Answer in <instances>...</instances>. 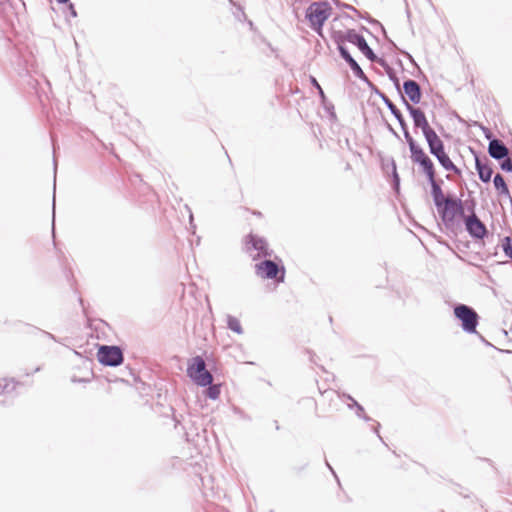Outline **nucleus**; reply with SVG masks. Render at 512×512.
Listing matches in <instances>:
<instances>
[{"instance_id":"nucleus-10","label":"nucleus","mask_w":512,"mask_h":512,"mask_svg":"<svg viewBox=\"0 0 512 512\" xmlns=\"http://www.w3.org/2000/svg\"><path fill=\"white\" fill-rule=\"evenodd\" d=\"M20 382L14 378H4L0 380V397L2 401L13 399L19 395Z\"/></svg>"},{"instance_id":"nucleus-15","label":"nucleus","mask_w":512,"mask_h":512,"mask_svg":"<svg viewBox=\"0 0 512 512\" xmlns=\"http://www.w3.org/2000/svg\"><path fill=\"white\" fill-rule=\"evenodd\" d=\"M432 187V196L434 203L439 209L444 205L446 202H448L452 197H447L444 195L441 187L437 184L436 179H433V181H429Z\"/></svg>"},{"instance_id":"nucleus-27","label":"nucleus","mask_w":512,"mask_h":512,"mask_svg":"<svg viewBox=\"0 0 512 512\" xmlns=\"http://www.w3.org/2000/svg\"><path fill=\"white\" fill-rule=\"evenodd\" d=\"M311 403L316 404V401L314 399H310Z\"/></svg>"},{"instance_id":"nucleus-18","label":"nucleus","mask_w":512,"mask_h":512,"mask_svg":"<svg viewBox=\"0 0 512 512\" xmlns=\"http://www.w3.org/2000/svg\"><path fill=\"white\" fill-rule=\"evenodd\" d=\"M502 249L508 258H512V240L509 237H505L501 241Z\"/></svg>"},{"instance_id":"nucleus-4","label":"nucleus","mask_w":512,"mask_h":512,"mask_svg":"<svg viewBox=\"0 0 512 512\" xmlns=\"http://www.w3.org/2000/svg\"><path fill=\"white\" fill-rule=\"evenodd\" d=\"M332 7L328 2H314L310 4L306 10V18L310 26L323 37L322 26L324 22L331 16Z\"/></svg>"},{"instance_id":"nucleus-9","label":"nucleus","mask_w":512,"mask_h":512,"mask_svg":"<svg viewBox=\"0 0 512 512\" xmlns=\"http://www.w3.org/2000/svg\"><path fill=\"white\" fill-rule=\"evenodd\" d=\"M97 359L105 366H118L123 362V353L117 346L102 345L98 349Z\"/></svg>"},{"instance_id":"nucleus-19","label":"nucleus","mask_w":512,"mask_h":512,"mask_svg":"<svg viewBox=\"0 0 512 512\" xmlns=\"http://www.w3.org/2000/svg\"><path fill=\"white\" fill-rule=\"evenodd\" d=\"M208 386L209 387L206 391L207 396L213 400L217 399L220 395V385H212V383H211Z\"/></svg>"},{"instance_id":"nucleus-25","label":"nucleus","mask_w":512,"mask_h":512,"mask_svg":"<svg viewBox=\"0 0 512 512\" xmlns=\"http://www.w3.org/2000/svg\"><path fill=\"white\" fill-rule=\"evenodd\" d=\"M391 109H392L393 114L401 121V114L394 108H391Z\"/></svg>"},{"instance_id":"nucleus-20","label":"nucleus","mask_w":512,"mask_h":512,"mask_svg":"<svg viewBox=\"0 0 512 512\" xmlns=\"http://www.w3.org/2000/svg\"><path fill=\"white\" fill-rule=\"evenodd\" d=\"M228 327L238 334L242 333V326L237 318L230 317L228 319Z\"/></svg>"},{"instance_id":"nucleus-11","label":"nucleus","mask_w":512,"mask_h":512,"mask_svg":"<svg viewBox=\"0 0 512 512\" xmlns=\"http://www.w3.org/2000/svg\"><path fill=\"white\" fill-rule=\"evenodd\" d=\"M245 249L247 252H251L252 250L257 251V254L253 256L254 258L267 256L269 254L266 241L253 234H249L245 238Z\"/></svg>"},{"instance_id":"nucleus-7","label":"nucleus","mask_w":512,"mask_h":512,"mask_svg":"<svg viewBox=\"0 0 512 512\" xmlns=\"http://www.w3.org/2000/svg\"><path fill=\"white\" fill-rule=\"evenodd\" d=\"M455 317L461 321L464 331L467 333H475L478 325V314L469 306L460 304L454 308Z\"/></svg>"},{"instance_id":"nucleus-17","label":"nucleus","mask_w":512,"mask_h":512,"mask_svg":"<svg viewBox=\"0 0 512 512\" xmlns=\"http://www.w3.org/2000/svg\"><path fill=\"white\" fill-rule=\"evenodd\" d=\"M493 182H494V186L500 196H510L508 186H507L504 178L500 174H497L494 177Z\"/></svg>"},{"instance_id":"nucleus-2","label":"nucleus","mask_w":512,"mask_h":512,"mask_svg":"<svg viewBox=\"0 0 512 512\" xmlns=\"http://www.w3.org/2000/svg\"><path fill=\"white\" fill-rule=\"evenodd\" d=\"M404 137L409 145L412 162L418 164L422 168V171L425 173L429 181H433V179L436 178V170L433 161L409 132L405 131Z\"/></svg>"},{"instance_id":"nucleus-5","label":"nucleus","mask_w":512,"mask_h":512,"mask_svg":"<svg viewBox=\"0 0 512 512\" xmlns=\"http://www.w3.org/2000/svg\"><path fill=\"white\" fill-rule=\"evenodd\" d=\"M187 375L199 386H208L212 383L213 377L206 369V364L201 356L193 357L187 367Z\"/></svg>"},{"instance_id":"nucleus-6","label":"nucleus","mask_w":512,"mask_h":512,"mask_svg":"<svg viewBox=\"0 0 512 512\" xmlns=\"http://www.w3.org/2000/svg\"><path fill=\"white\" fill-rule=\"evenodd\" d=\"M255 272L257 276L263 279H274L277 282H283L285 278V268L271 260L257 263L255 265Z\"/></svg>"},{"instance_id":"nucleus-23","label":"nucleus","mask_w":512,"mask_h":512,"mask_svg":"<svg viewBox=\"0 0 512 512\" xmlns=\"http://www.w3.org/2000/svg\"><path fill=\"white\" fill-rule=\"evenodd\" d=\"M501 168L505 171L511 172L512 171V160L510 158H506L502 164Z\"/></svg>"},{"instance_id":"nucleus-24","label":"nucleus","mask_w":512,"mask_h":512,"mask_svg":"<svg viewBox=\"0 0 512 512\" xmlns=\"http://www.w3.org/2000/svg\"><path fill=\"white\" fill-rule=\"evenodd\" d=\"M312 81H313L314 85H316V87L319 89L320 94L323 96L324 95L323 90L320 87V85L318 84V82L316 81V79L313 78Z\"/></svg>"},{"instance_id":"nucleus-13","label":"nucleus","mask_w":512,"mask_h":512,"mask_svg":"<svg viewBox=\"0 0 512 512\" xmlns=\"http://www.w3.org/2000/svg\"><path fill=\"white\" fill-rule=\"evenodd\" d=\"M404 92L411 102L417 104L421 100V90L418 83L414 80H408L403 85Z\"/></svg>"},{"instance_id":"nucleus-1","label":"nucleus","mask_w":512,"mask_h":512,"mask_svg":"<svg viewBox=\"0 0 512 512\" xmlns=\"http://www.w3.org/2000/svg\"><path fill=\"white\" fill-rule=\"evenodd\" d=\"M407 108L413 119L414 125L422 130L431 154L437 158L445 170L460 174V170L455 166L449 155L446 153L443 141L430 126L424 112L411 105H407Z\"/></svg>"},{"instance_id":"nucleus-22","label":"nucleus","mask_w":512,"mask_h":512,"mask_svg":"<svg viewBox=\"0 0 512 512\" xmlns=\"http://www.w3.org/2000/svg\"><path fill=\"white\" fill-rule=\"evenodd\" d=\"M349 65L356 76H358L359 78H365V74H364L363 70L361 69V67L358 65V63L356 61H353Z\"/></svg>"},{"instance_id":"nucleus-12","label":"nucleus","mask_w":512,"mask_h":512,"mask_svg":"<svg viewBox=\"0 0 512 512\" xmlns=\"http://www.w3.org/2000/svg\"><path fill=\"white\" fill-rule=\"evenodd\" d=\"M465 224L468 232L472 236L476 238H483L485 236L486 227L475 214L466 217Z\"/></svg>"},{"instance_id":"nucleus-14","label":"nucleus","mask_w":512,"mask_h":512,"mask_svg":"<svg viewBox=\"0 0 512 512\" xmlns=\"http://www.w3.org/2000/svg\"><path fill=\"white\" fill-rule=\"evenodd\" d=\"M488 151L491 157L495 159H502L508 155L507 147L497 139L490 141Z\"/></svg>"},{"instance_id":"nucleus-8","label":"nucleus","mask_w":512,"mask_h":512,"mask_svg":"<svg viewBox=\"0 0 512 512\" xmlns=\"http://www.w3.org/2000/svg\"><path fill=\"white\" fill-rule=\"evenodd\" d=\"M438 213L446 225H453L454 222L463 216L464 210L461 200L451 198L442 207H440Z\"/></svg>"},{"instance_id":"nucleus-26","label":"nucleus","mask_w":512,"mask_h":512,"mask_svg":"<svg viewBox=\"0 0 512 512\" xmlns=\"http://www.w3.org/2000/svg\"><path fill=\"white\" fill-rule=\"evenodd\" d=\"M59 3H66L68 0H57Z\"/></svg>"},{"instance_id":"nucleus-16","label":"nucleus","mask_w":512,"mask_h":512,"mask_svg":"<svg viewBox=\"0 0 512 512\" xmlns=\"http://www.w3.org/2000/svg\"><path fill=\"white\" fill-rule=\"evenodd\" d=\"M476 169L479 174V178L483 182H489L492 178L493 169L487 163H483L478 157H476Z\"/></svg>"},{"instance_id":"nucleus-21","label":"nucleus","mask_w":512,"mask_h":512,"mask_svg":"<svg viewBox=\"0 0 512 512\" xmlns=\"http://www.w3.org/2000/svg\"><path fill=\"white\" fill-rule=\"evenodd\" d=\"M344 42H337L338 49L341 54V56L349 63L351 64L353 61H355L352 56L349 54V52L346 50V48L343 46Z\"/></svg>"},{"instance_id":"nucleus-3","label":"nucleus","mask_w":512,"mask_h":512,"mask_svg":"<svg viewBox=\"0 0 512 512\" xmlns=\"http://www.w3.org/2000/svg\"><path fill=\"white\" fill-rule=\"evenodd\" d=\"M339 22L338 19H334L331 24V36L336 42H349L353 45H356L359 50L371 61L376 59V56L372 49L368 46L366 40L363 36L357 34L353 30H349L347 32H343L341 30H336L335 27Z\"/></svg>"}]
</instances>
